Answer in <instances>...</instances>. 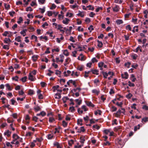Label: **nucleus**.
I'll use <instances>...</instances> for the list:
<instances>
[{
    "mask_svg": "<svg viewBox=\"0 0 148 148\" xmlns=\"http://www.w3.org/2000/svg\"><path fill=\"white\" fill-rule=\"evenodd\" d=\"M63 53L64 55L66 56H67L69 55V53L66 50H64Z\"/></svg>",
    "mask_w": 148,
    "mask_h": 148,
    "instance_id": "27",
    "label": "nucleus"
},
{
    "mask_svg": "<svg viewBox=\"0 0 148 148\" xmlns=\"http://www.w3.org/2000/svg\"><path fill=\"white\" fill-rule=\"evenodd\" d=\"M11 134L9 130H8L4 134L5 135H7L8 136H9Z\"/></svg>",
    "mask_w": 148,
    "mask_h": 148,
    "instance_id": "22",
    "label": "nucleus"
},
{
    "mask_svg": "<svg viewBox=\"0 0 148 148\" xmlns=\"http://www.w3.org/2000/svg\"><path fill=\"white\" fill-rule=\"evenodd\" d=\"M38 56L37 55H34L32 57V59L34 62L36 61L38 58Z\"/></svg>",
    "mask_w": 148,
    "mask_h": 148,
    "instance_id": "9",
    "label": "nucleus"
},
{
    "mask_svg": "<svg viewBox=\"0 0 148 148\" xmlns=\"http://www.w3.org/2000/svg\"><path fill=\"white\" fill-rule=\"evenodd\" d=\"M84 120L85 121H88V120L89 119V118L88 116H86V117H84Z\"/></svg>",
    "mask_w": 148,
    "mask_h": 148,
    "instance_id": "60",
    "label": "nucleus"
},
{
    "mask_svg": "<svg viewBox=\"0 0 148 148\" xmlns=\"http://www.w3.org/2000/svg\"><path fill=\"white\" fill-rule=\"evenodd\" d=\"M38 95V98L39 99H41L43 98V96L41 93L40 94H39Z\"/></svg>",
    "mask_w": 148,
    "mask_h": 148,
    "instance_id": "51",
    "label": "nucleus"
},
{
    "mask_svg": "<svg viewBox=\"0 0 148 148\" xmlns=\"http://www.w3.org/2000/svg\"><path fill=\"white\" fill-rule=\"evenodd\" d=\"M21 38L20 36H18L15 38V40L18 42H20L21 41Z\"/></svg>",
    "mask_w": 148,
    "mask_h": 148,
    "instance_id": "23",
    "label": "nucleus"
},
{
    "mask_svg": "<svg viewBox=\"0 0 148 148\" xmlns=\"http://www.w3.org/2000/svg\"><path fill=\"white\" fill-rule=\"evenodd\" d=\"M18 77L17 76H16L15 77H12V79L13 80H14L16 81H18Z\"/></svg>",
    "mask_w": 148,
    "mask_h": 148,
    "instance_id": "46",
    "label": "nucleus"
},
{
    "mask_svg": "<svg viewBox=\"0 0 148 148\" xmlns=\"http://www.w3.org/2000/svg\"><path fill=\"white\" fill-rule=\"evenodd\" d=\"M59 51V50L58 48H57L56 49H53L52 50V51L53 52L54 51L58 52Z\"/></svg>",
    "mask_w": 148,
    "mask_h": 148,
    "instance_id": "55",
    "label": "nucleus"
},
{
    "mask_svg": "<svg viewBox=\"0 0 148 148\" xmlns=\"http://www.w3.org/2000/svg\"><path fill=\"white\" fill-rule=\"evenodd\" d=\"M85 130L84 127L82 126L80 127L79 129L77 130V132L79 133H80L82 132H84Z\"/></svg>",
    "mask_w": 148,
    "mask_h": 148,
    "instance_id": "2",
    "label": "nucleus"
},
{
    "mask_svg": "<svg viewBox=\"0 0 148 148\" xmlns=\"http://www.w3.org/2000/svg\"><path fill=\"white\" fill-rule=\"evenodd\" d=\"M142 108L143 110H148V106L147 105H143Z\"/></svg>",
    "mask_w": 148,
    "mask_h": 148,
    "instance_id": "34",
    "label": "nucleus"
},
{
    "mask_svg": "<svg viewBox=\"0 0 148 148\" xmlns=\"http://www.w3.org/2000/svg\"><path fill=\"white\" fill-rule=\"evenodd\" d=\"M28 79L32 81H34L35 80V78L34 77L32 74V73H29Z\"/></svg>",
    "mask_w": 148,
    "mask_h": 148,
    "instance_id": "1",
    "label": "nucleus"
},
{
    "mask_svg": "<svg viewBox=\"0 0 148 148\" xmlns=\"http://www.w3.org/2000/svg\"><path fill=\"white\" fill-rule=\"evenodd\" d=\"M129 29V30L130 31L132 29H131V28L130 26V25H127V26H126V29Z\"/></svg>",
    "mask_w": 148,
    "mask_h": 148,
    "instance_id": "59",
    "label": "nucleus"
},
{
    "mask_svg": "<svg viewBox=\"0 0 148 148\" xmlns=\"http://www.w3.org/2000/svg\"><path fill=\"white\" fill-rule=\"evenodd\" d=\"M125 76L124 77L125 79H127L129 75L127 72H124V74Z\"/></svg>",
    "mask_w": 148,
    "mask_h": 148,
    "instance_id": "29",
    "label": "nucleus"
},
{
    "mask_svg": "<svg viewBox=\"0 0 148 148\" xmlns=\"http://www.w3.org/2000/svg\"><path fill=\"white\" fill-rule=\"evenodd\" d=\"M40 84L42 87H44L47 85V84L43 82H40Z\"/></svg>",
    "mask_w": 148,
    "mask_h": 148,
    "instance_id": "32",
    "label": "nucleus"
},
{
    "mask_svg": "<svg viewBox=\"0 0 148 148\" xmlns=\"http://www.w3.org/2000/svg\"><path fill=\"white\" fill-rule=\"evenodd\" d=\"M40 39H44L45 40H47L48 39L47 37L46 36H45L44 37H43L42 36H41L40 37Z\"/></svg>",
    "mask_w": 148,
    "mask_h": 148,
    "instance_id": "56",
    "label": "nucleus"
},
{
    "mask_svg": "<svg viewBox=\"0 0 148 148\" xmlns=\"http://www.w3.org/2000/svg\"><path fill=\"white\" fill-rule=\"evenodd\" d=\"M111 109H112V112H114L116 111L117 109L116 107L114 106H112V107Z\"/></svg>",
    "mask_w": 148,
    "mask_h": 148,
    "instance_id": "31",
    "label": "nucleus"
},
{
    "mask_svg": "<svg viewBox=\"0 0 148 148\" xmlns=\"http://www.w3.org/2000/svg\"><path fill=\"white\" fill-rule=\"evenodd\" d=\"M94 114L95 115H97L98 114L99 115L101 114V111L99 110H97L95 112Z\"/></svg>",
    "mask_w": 148,
    "mask_h": 148,
    "instance_id": "12",
    "label": "nucleus"
},
{
    "mask_svg": "<svg viewBox=\"0 0 148 148\" xmlns=\"http://www.w3.org/2000/svg\"><path fill=\"white\" fill-rule=\"evenodd\" d=\"M98 72V71L97 70L93 69V74H96L97 75H98L99 74Z\"/></svg>",
    "mask_w": 148,
    "mask_h": 148,
    "instance_id": "43",
    "label": "nucleus"
},
{
    "mask_svg": "<svg viewBox=\"0 0 148 148\" xmlns=\"http://www.w3.org/2000/svg\"><path fill=\"white\" fill-rule=\"evenodd\" d=\"M59 87V86L58 85L53 86L52 87V88L53 89V91L54 92H55L56 90H57V89Z\"/></svg>",
    "mask_w": 148,
    "mask_h": 148,
    "instance_id": "13",
    "label": "nucleus"
},
{
    "mask_svg": "<svg viewBox=\"0 0 148 148\" xmlns=\"http://www.w3.org/2000/svg\"><path fill=\"white\" fill-rule=\"evenodd\" d=\"M75 102L77 103L78 105H80L82 103V100H79L78 99H76L75 100Z\"/></svg>",
    "mask_w": 148,
    "mask_h": 148,
    "instance_id": "20",
    "label": "nucleus"
},
{
    "mask_svg": "<svg viewBox=\"0 0 148 148\" xmlns=\"http://www.w3.org/2000/svg\"><path fill=\"white\" fill-rule=\"evenodd\" d=\"M100 127L98 126L97 124L93 125V130H94V129H95L98 130L99 129Z\"/></svg>",
    "mask_w": 148,
    "mask_h": 148,
    "instance_id": "14",
    "label": "nucleus"
},
{
    "mask_svg": "<svg viewBox=\"0 0 148 148\" xmlns=\"http://www.w3.org/2000/svg\"><path fill=\"white\" fill-rule=\"evenodd\" d=\"M102 7H98L96 8L95 11L96 12H98L99 11V10H102Z\"/></svg>",
    "mask_w": 148,
    "mask_h": 148,
    "instance_id": "44",
    "label": "nucleus"
},
{
    "mask_svg": "<svg viewBox=\"0 0 148 148\" xmlns=\"http://www.w3.org/2000/svg\"><path fill=\"white\" fill-rule=\"evenodd\" d=\"M45 0H38V1L39 4H43L45 2Z\"/></svg>",
    "mask_w": 148,
    "mask_h": 148,
    "instance_id": "42",
    "label": "nucleus"
},
{
    "mask_svg": "<svg viewBox=\"0 0 148 148\" xmlns=\"http://www.w3.org/2000/svg\"><path fill=\"white\" fill-rule=\"evenodd\" d=\"M34 109L36 111L40 110V108L39 106H37L34 108Z\"/></svg>",
    "mask_w": 148,
    "mask_h": 148,
    "instance_id": "47",
    "label": "nucleus"
},
{
    "mask_svg": "<svg viewBox=\"0 0 148 148\" xmlns=\"http://www.w3.org/2000/svg\"><path fill=\"white\" fill-rule=\"evenodd\" d=\"M74 143L73 140H70L68 142L69 145L70 146H71Z\"/></svg>",
    "mask_w": 148,
    "mask_h": 148,
    "instance_id": "37",
    "label": "nucleus"
},
{
    "mask_svg": "<svg viewBox=\"0 0 148 148\" xmlns=\"http://www.w3.org/2000/svg\"><path fill=\"white\" fill-rule=\"evenodd\" d=\"M48 71L49 73H48L47 75L49 76H51V73H53V72L50 70H49Z\"/></svg>",
    "mask_w": 148,
    "mask_h": 148,
    "instance_id": "54",
    "label": "nucleus"
},
{
    "mask_svg": "<svg viewBox=\"0 0 148 148\" xmlns=\"http://www.w3.org/2000/svg\"><path fill=\"white\" fill-rule=\"evenodd\" d=\"M4 6L5 7V8L7 10H8L10 8V5L9 4H7L6 3L4 4Z\"/></svg>",
    "mask_w": 148,
    "mask_h": 148,
    "instance_id": "28",
    "label": "nucleus"
},
{
    "mask_svg": "<svg viewBox=\"0 0 148 148\" xmlns=\"http://www.w3.org/2000/svg\"><path fill=\"white\" fill-rule=\"evenodd\" d=\"M47 12L48 15L49 16H51L52 15V13L51 11H48Z\"/></svg>",
    "mask_w": 148,
    "mask_h": 148,
    "instance_id": "64",
    "label": "nucleus"
},
{
    "mask_svg": "<svg viewBox=\"0 0 148 148\" xmlns=\"http://www.w3.org/2000/svg\"><path fill=\"white\" fill-rule=\"evenodd\" d=\"M128 85L130 86L134 87L135 84L134 83H132L130 81H128Z\"/></svg>",
    "mask_w": 148,
    "mask_h": 148,
    "instance_id": "39",
    "label": "nucleus"
},
{
    "mask_svg": "<svg viewBox=\"0 0 148 148\" xmlns=\"http://www.w3.org/2000/svg\"><path fill=\"white\" fill-rule=\"evenodd\" d=\"M115 61L116 63H119L120 62V61L119 60V57L116 58H115Z\"/></svg>",
    "mask_w": 148,
    "mask_h": 148,
    "instance_id": "48",
    "label": "nucleus"
},
{
    "mask_svg": "<svg viewBox=\"0 0 148 148\" xmlns=\"http://www.w3.org/2000/svg\"><path fill=\"white\" fill-rule=\"evenodd\" d=\"M147 121H148V117H145L143 118L142 119L141 122H143V121L145 122H146Z\"/></svg>",
    "mask_w": 148,
    "mask_h": 148,
    "instance_id": "16",
    "label": "nucleus"
},
{
    "mask_svg": "<svg viewBox=\"0 0 148 148\" xmlns=\"http://www.w3.org/2000/svg\"><path fill=\"white\" fill-rule=\"evenodd\" d=\"M23 21L22 18V17H20L18 19V21H17V23L18 24H20L21 22Z\"/></svg>",
    "mask_w": 148,
    "mask_h": 148,
    "instance_id": "33",
    "label": "nucleus"
},
{
    "mask_svg": "<svg viewBox=\"0 0 148 148\" xmlns=\"http://www.w3.org/2000/svg\"><path fill=\"white\" fill-rule=\"evenodd\" d=\"M56 96H58V97H55V98H58V99H60L61 98V95H60V94H59V93H56Z\"/></svg>",
    "mask_w": 148,
    "mask_h": 148,
    "instance_id": "49",
    "label": "nucleus"
},
{
    "mask_svg": "<svg viewBox=\"0 0 148 148\" xmlns=\"http://www.w3.org/2000/svg\"><path fill=\"white\" fill-rule=\"evenodd\" d=\"M56 7V5L54 4H52L51 7L50 8V9L53 10Z\"/></svg>",
    "mask_w": 148,
    "mask_h": 148,
    "instance_id": "52",
    "label": "nucleus"
},
{
    "mask_svg": "<svg viewBox=\"0 0 148 148\" xmlns=\"http://www.w3.org/2000/svg\"><path fill=\"white\" fill-rule=\"evenodd\" d=\"M45 6H44L42 8H39V9L41 10V12L42 13H43L45 11Z\"/></svg>",
    "mask_w": 148,
    "mask_h": 148,
    "instance_id": "30",
    "label": "nucleus"
},
{
    "mask_svg": "<svg viewBox=\"0 0 148 148\" xmlns=\"http://www.w3.org/2000/svg\"><path fill=\"white\" fill-rule=\"evenodd\" d=\"M104 64V63L103 62H100L98 64V66L99 67L101 68V67H102Z\"/></svg>",
    "mask_w": 148,
    "mask_h": 148,
    "instance_id": "38",
    "label": "nucleus"
},
{
    "mask_svg": "<svg viewBox=\"0 0 148 148\" xmlns=\"http://www.w3.org/2000/svg\"><path fill=\"white\" fill-rule=\"evenodd\" d=\"M123 113L124 114V112H122L120 109H119L118 111L115 113L116 115L117 116H119L120 114Z\"/></svg>",
    "mask_w": 148,
    "mask_h": 148,
    "instance_id": "6",
    "label": "nucleus"
},
{
    "mask_svg": "<svg viewBox=\"0 0 148 148\" xmlns=\"http://www.w3.org/2000/svg\"><path fill=\"white\" fill-rule=\"evenodd\" d=\"M100 92L99 90L93 89V93H95L97 95H98Z\"/></svg>",
    "mask_w": 148,
    "mask_h": 148,
    "instance_id": "15",
    "label": "nucleus"
},
{
    "mask_svg": "<svg viewBox=\"0 0 148 148\" xmlns=\"http://www.w3.org/2000/svg\"><path fill=\"white\" fill-rule=\"evenodd\" d=\"M86 104L88 106H92V104L91 102H86Z\"/></svg>",
    "mask_w": 148,
    "mask_h": 148,
    "instance_id": "41",
    "label": "nucleus"
},
{
    "mask_svg": "<svg viewBox=\"0 0 148 148\" xmlns=\"http://www.w3.org/2000/svg\"><path fill=\"white\" fill-rule=\"evenodd\" d=\"M40 115H41L42 116H44L46 114V113L43 111H42L40 112Z\"/></svg>",
    "mask_w": 148,
    "mask_h": 148,
    "instance_id": "50",
    "label": "nucleus"
},
{
    "mask_svg": "<svg viewBox=\"0 0 148 148\" xmlns=\"http://www.w3.org/2000/svg\"><path fill=\"white\" fill-rule=\"evenodd\" d=\"M80 56L81 57L80 60L82 61H84L85 59H84V57L82 54H81Z\"/></svg>",
    "mask_w": 148,
    "mask_h": 148,
    "instance_id": "53",
    "label": "nucleus"
},
{
    "mask_svg": "<svg viewBox=\"0 0 148 148\" xmlns=\"http://www.w3.org/2000/svg\"><path fill=\"white\" fill-rule=\"evenodd\" d=\"M131 63L130 62H127V63H126L125 64V66L127 67L128 68H129L130 67V65L131 64Z\"/></svg>",
    "mask_w": 148,
    "mask_h": 148,
    "instance_id": "24",
    "label": "nucleus"
},
{
    "mask_svg": "<svg viewBox=\"0 0 148 148\" xmlns=\"http://www.w3.org/2000/svg\"><path fill=\"white\" fill-rule=\"evenodd\" d=\"M15 14V12L14 11L10 12H9V14L10 16H13V15Z\"/></svg>",
    "mask_w": 148,
    "mask_h": 148,
    "instance_id": "62",
    "label": "nucleus"
},
{
    "mask_svg": "<svg viewBox=\"0 0 148 148\" xmlns=\"http://www.w3.org/2000/svg\"><path fill=\"white\" fill-rule=\"evenodd\" d=\"M97 41L98 43L97 44L98 47L99 48H101L103 45V44L102 42L101 41H100L98 40H97Z\"/></svg>",
    "mask_w": 148,
    "mask_h": 148,
    "instance_id": "4",
    "label": "nucleus"
},
{
    "mask_svg": "<svg viewBox=\"0 0 148 148\" xmlns=\"http://www.w3.org/2000/svg\"><path fill=\"white\" fill-rule=\"evenodd\" d=\"M5 86L9 90H11L12 89H11L10 86L8 84H6L5 85Z\"/></svg>",
    "mask_w": 148,
    "mask_h": 148,
    "instance_id": "35",
    "label": "nucleus"
},
{
    "mask_svg": "<svg viewBox=\"0 0 148 148\" xmlns=\"http://www.w3.org/2000/svg\"><path fill=\"white\" fill-rule=\"evenodd\" d=\"M80 142L82 144H83L85 141L84 137L83 136H81L80 137Z\"/></svg>",
    "mask_w": 148,
    "mask_h": 148,
    "instance_id": "11",
    "label": "nucleus"
},
{
    "mask_svg": "<svg viewBox=\"0 0 148 148\" xmlns=\"http://www.w3.org/2000/svg\"><path fill=\"white\" fill-rule=\"evenodd\" d=\"M115 22L117 25H119L123 23V21L121 19H117L115 21Z\"/></svg>",
    "mask_w": 148,
    "mask_h": 148,
    "instance_id": "5",
    "label": "nucleus"
},
{
    "mask_svg": "<svg viewBox=\"0 0 148 148\" xmlns=\"http://www.w3.org/2000/svg\"><path fill=\"white\" fill-rule=\"evenodd\" d=\"M77 53V51H76L75 50L74 51H73L72 52V53L73 54V56L74 57H76V54Z\"/></svg>",
    "mask_w": 148,
    "mask_h": 148,
    "instance_id": "61",
    "label": "nucleus"
},
{
    "mask_svg": "<svg viewBox=\"0 0 148 148\" xmlns=\"http://www.w3.org/2000/svg\"><path fill=\"white\" fill-rule=\"evenodd\" d=\"M56 28H57L58 29L60 30V29L62 28L63 27L61 25H59L56 27Z\"/></svg>",
    "mask_w": 148,
    "mask_h": 148,
    "instance_id": "40",
    "label": "nucleus"
},
{
    "mask_svg": "<svg viewBox=\"0 0 148 148\" xmlns=\"http://www.w3.org/2000/svg\"><path fill=\"white\" fill-rule=\"evenodd\" d=\"M123 104V103L122 102H121L120 103H119V102H117L116 103V104L118 106H119L120 107H122V105Z\"/></svg>",
    "mask_w": 148,
    "mask_h": 148,
    "instance_id": "26",
    "label": "nucleus"
},
{
    "mask_svg": "<svg viewBox=\"0 0 148 148\" xmlns=\"http://www.w3.org/2000/svg\"><path fill=\"white\" fill-rule=\"evenodd\" d=\"M27 78V76H25L23 77H22L21 79V80L23 82H25L26 81V79Z\"/></svg>",
    "mask_w": 148,
    "mask_h": 148,
    "instance_id": "25",
    "label": "nucleus"
},
{
    "mask_svg": "<svg viewBox=\"0 0 148 148\" xmlns=\"http://www.w3.org/2000/svg\"><path fill=\"white\" fill-rule=\"evenodd\" d=\"M104 35L102 34H101L99 36H98V38L102 39L104 37Z\"/></svg>",
    "mask_w": 148,
    "mask_h": 148,
    "instance_id": "63",
    "label": "nucleus"
},
{
    "mask_svg": "<svg viewBox=\"0 0 148 148\" xmlns=\"http://www.w3.org/2000/svg\"><path fill=\"white\" fill-rule=\"evenodd\" d=\"M118 141L119 144L120 145H122V147L124 145L125 143H124L123 141H122V140L121 139H119L118 140Z\"/></svg>",
    "mask_w": 148,
    "mask_h": 148,
    "instance_id": "3",
    "label": "nucleus"
},
{
    "mask_svg": "<svg viewBox=\"0 0 148 148\" xmlns=\"http://www.w3.org/2000/svg\"><path fill=\"white\" fill-rule=\"evenodd\" d=\"M82 109L84 110V111H86L87 109H86V106L85 105H83L82 107Z\"/></svg>",
    "mask_w": 148,
    "mask_h": 148,
    "instance_id": "45",
    "label": "nucleus"
},
{
    "mask_svg": "<svg viewBox=\"0 0 148 148\" xmlns=\"http://www.w3.org/2000/svg\"><path fill=\"white\" fill-rule=\"evenodd\" d=\"M32 9L31 7H27L26 8V11L27 12L29 11L30 12L32 11Z\"/></svg>",
    "mask_w": 148,
    "mask_h": 148,
    "instance_id": "36",
    "label": "nucleus"
},
{
    "mask_svg": "<svg viewBox=\"0 0 148 148\" xmlns=\"http://www.w3.org/2000/svg\"><path fill=\"white\" fill-rule=\"evenodd\" d=\"M3 48L4 49H9V48L8 47V45H4L3 46Z\"/></svg>",
    "mask_w": 148,
    "mask_h": 148,
    "instance_id": "57",
    "label": "nucleus"
},
{
    "mask_svg": "<svg viewBox=\"0 0 148 148\" xmlns=\"http://www.w3.org/2000/svg\"><path fill=\"white\" fill-rule=\"evenodd\" d=\"M133 96V95L131 93H129L126 95V97L128 99H130Z\"/></svg>",
    "mask_w": 148,
    "mask_h": 148,
    "instance_id": "19",
    "label": "nucleus"
},
{
    "mask_svg": "<svg viewBox=\"0 0 148 148\" xmlns=\"http://www.w3.org/2000/svg\"><path fill=\"white\" fill-rule=\"evenodd\" d=\"M12 137L15 140H16L19 138V136L16 134H14L13 135Z\"/></svg>",
    "mask_w": 148,
    "mask_h": 148,
    "instance_id": "10",
    "label": "nucleus"
},
{
    "mask_svg": "<svg viewBox=\"0 0 148 148\" xmlns=\"http://www.w3.org/2000/svg\"><path fill=\"white\" fill-rule=\"evenodd\" d=\"M102 73L103 75V77L104 78H107V77L108 76V74L106 72H104L103 71Z\"/></svg>",
    "mask_w": 148,
    "mask_h": 148,
    "instance_id": "18",
    "label": "nucleus"
},
{
    "mask_svg": "<svg viewBox=\"0 0 148 148\" xmlns=\"http://www.w3.org/2000/svg\"><path fill=\"white\" fill-rule=\"evenodd\" d=\"M5 40H4V42L5 43L8 44L9 42H11V40L10 38H5Z\"/></svg>",
    "mask_w": 148,
    "mask_h": 148,
    "instance_id": "21",
    "label": "nucleus"
},
{
    "mask_svg": "<svg viewBox=\"0 0 148 148\" xmlns=\"http://www.w3.org/2000/svg\"><path fill=\"white\" fill-rule=\"evenodd\" d=\"M69 40L73 42H75V40L73 39V38L72 36H71L70 38V39H69Z\"/></svg>",
    "mask_w": 148,
    "mask_h": 148,
    "instance_id": "58",
    "label": "nucleus"
},
{
    "mask_svg": "<svg viewBox=\"0 0 148 148\" xmlns=\"http://www.w3.org/2000/svg\"><path fill=\"white\" fill-rule=\"evenodd\" d=\"M103 132L106 134H107L110 132V130L109 129H105L103 131Z\"/></svg>",
    "mask_w": 148,
    "mask_h": 148,
    "instance_id": "17",
    "label": "nucleus"
},
{
    "mask_svg": "<svg viewBox=\"0 0 148 148\" xmlns=\"http://www.w3.org/2000/svg\"><path fill=\"white\" fill-rule=\"evenodd\" d=\"M119 6L118 5H116V6L113 8V10L114 12H117L119 11V9L118 8Z\"/></svg>",
    "mask_w": 148,
    "mask_h": 148,
    "instance_id": "7",
    "label": "nucleus"
},
{
    "mask_svg": "<svg viewBox=\"0 0 148 148\" xmlns=\"http://www.w3.org/2000/svg\"><path fill=\"white\" fill-rule=\"evenodd\" d=\"M69 21V20L67 18H65V20H63L62 21V23L65 25H67L68 24V21Z\"/></svg>",
    "mask_w": 148,
    "mask_h": 148,
    "instance_id": "8",
    "label": "nucleus"
}]
</instances>
